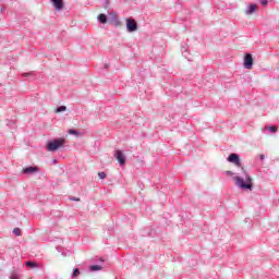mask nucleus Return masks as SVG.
<instances>
[{
	"label": "nucleus",
	"mask_w": 279,
	"mask_h": 279,
	"mask_svg": "<svg viewBox=\"0 0 279 279\" xmlns=\"http://www.w3.org/2000/svg\"><path fill=\"white\" fill-rule=\"evenodd\" d=\"M183 57L186 58V53L183 52Z\"/></svg>",
	"instance_id": "nucleus-28"
},
{
	"label": "nucleus",
	"mask_w": 279,
	"mask_h": 279,
	"mask_svg": "<svg viewBox=\"0 0 279 279\" xmlns=\"http://www.w3.org/2000/svg\"><path fill=\"white\" fill-rule=\"evenodd\" d=\"M77 276H80V268H74L72 278H77Z\"/></svg>",
	"instance_id": "nucleus-19"
},
{
	"label": "nucleus",
	"mask_w": 279,
	"mask_h": 279,
	"mask_svg": "<svg viewBox=\"0 0 279 279\" xmlns=\"http://www.w3.org/2000/svg\"><path fill=\"white\" fill-rule=\"evenodd\" d=\"M138 29V24L134 19H126V31L129 33L136 32Z\"/></svg>",
	"instance_id": "nucleus-3"
},
{
	"label": "nucleus",
	"mask_w": 279,
	"mask_h": 279,
	"mask_svg": "<svg viewBox=\"0 0 279 279\" xmlns=\"http://www.w3.org/2000/svg\"><path fill=\"white\" fill-rule=\"evenodd\" d=\"M98 178H99L100 180H106V172H99V173H98Z\"/></svg>",
	"instance_id": "nucleus-20"
},
{
	"label": "nucleus",
	"mask_w": 279,
	"mask_h": 279,
	"mask_svg": "<svg viewBox=\"0 0 279 279\" xmlns=\"http://www.w3.org/2000/svg\"><path fill=\"white\" fill-rule=\"evenodd\" d=\"M268 132H270L271 134H276V132H278V126L276 125L268 126Z\"/></svg>",
	"instance_id": "nucleus-16"
},
{
	"label": "nucleus",
	"mask_w": 279,
	"mask_h": 279,
	"mask_svg": "<svg viewBox=\"0 0 279 279\" xmlns=\"http://www.w3.org/2000/svg\"><path fill=\"white\" fill-rule=\"evenodd\" d=\"M54 112H57V113L66 112V106H59V107H57Z\"/></svg>",
	"instance_id": "nucleus-15"
},
{
	"label": "nucleus",
	"mask_w": 279,
	"mask_h": 279,
	"mask_svg": "<svg viewBox=\"0 0 279 279\" xmlns=\"http://www.w3.org/2000/svg\"><path fill=\"white\" fill-rule=\"evenodd\" d=\"M64 143H66V141L62 137L54 138L47 143L46 149L47 151H58L60 147H64Z\"/></svg>",
	"instance_id": "nucleus-2"
},
{
	"label": "nucleus",
	"mask_w": 279,
	"mask_h": 279,
	"mask_svg": "<svg viewBox=\"0 0 279 279\" xmlns=\"http://www.w3.org/2000/svg\"><path fill=\"white\" fill-rule=\"evenodd\" d=\"M57 252H59L62 256H69L68 252H64V248L62 246H57L56 247Z\"/></svg>",
	"instance_id": "nucleus-13"
},
{
	"label": "nucleus",
	"mask_w": 279,
	"mask_h": 279,
	"mask_svg": "<svg viewBox=\"0 0 279 279\" xmlns=\"http://www.w3.org/2000/svg\"><path fill=\"white\" fill-rule=\"evenodd\" d=\"M52 5L56 8V10H58V12H60V10H62V8H64V1L63 0H50Z\"/></svg>",
	"instance_id": "nucleus-9"
},
{
	"label": "nucleus",
	"mask_w": 279,
	"mask_h": 279,
	"mask_svg": "<svg viewBox=\"0 0 279 279\" xmlns=\"http://www.w3.org/2000/svg\"><path fill=\"white\" fill-rule=\"evenodd\" d=\"M183 51L186 53V47H183Z\"/></svg>",
	"instance_id": "nucleus-27"
},
{
	"label": "nucleus",
	"mask_w": 279,
	"mask_h": 279,
	"mask_svg": "<svg viewBox=\"0 0 279 279\" xmlns=\"http://www.w3.org/2000/svg\"><path fill=\"white\" fill-rule=\"evenodd\" d=\"M13 234H15V236H21L23 234V232L21 231L20 228H14L13 229Z\"/></svg>",
	"instance_id": "nucleus-17"
},
{
	"label": "nucleus",
	"mask_w": 279,
	"mask_h": 279,
	"mask_svg": "<svg viewBox=\"0 0 279 279\" xmlns=\"http://www.w3.org/2000/svg\"><path fill=\"white\" fill-rule=\"evenodd\" d=\"M228 162H232L235 167H241V157L236 153H232L227 158Z\"/></svg>",
	"instance_id": "nucleus-4"
},
{
	"label": "nucleus",
	"mask_w": 279,
	"mask_h": 279,
	"mask_svg": "<svg viewBox=\"0 0 279 279\" xmlns=\"http://www.w3.org/2000/svg\"><path fill=\"white\" fill-rule=\"evenodd\" d=\"M233 180L235 182V186H238V189H242V191H252V189H254L253 179L245 171H244V178L233 177Z\"/></svg>",
	"instance_id": "nucleus-1"
},
{
	"label": "nucleus",
	"mask_w": 279,
	"mask_h": 279,
	"mask_svg": "<svg viewBox=\"0 0 279 279\" xmlns=\"http://www.w3.org/2000/svg\"><path fill=\"white\" fill-rule=\"evenodd\" d=\"M32 75H34V72L23 73L22 77H29Z\"/></svg>",
	"instance_id": "nucleus-21"
},
{
	"label": "nucleus",
	"mask_w": 279,
	"mask_h": 279,
	"mask_svg": "<svg viewBox=\"0 0 279 279\" xmlns=\"http://www.w3.org/2000/svg\"><path fill=\"white\" fill-rule=\"evenodd\" d=\"M26 267H31V269H34V267H38V264L36 262L28 260L25 263Z\"/></svg>",
	"instance_id": "nucleus-14"
},
{
	"label": "nucleus",
	"mask_w": 279,
	"mask_h": 279,
	"mask_svg": "<svg viewBox=\"0 0 279 279\" xmlns=\"http://www.w3.org/2000/svg\"><path fill=\"white\" fill-rule=\"evenodd\" d=\"M22 173H24V175H34V173H38V167L29 166L23 168Z\"/></svg>",
	"instance_id": "nucleus-7"
},
{
	"label": "nucleus",
	"mask_w": 279,
	"mask_h": 279,
	"mask_svg": "<svg viewBox=\"0 0 279 279\" xmlns=\"http://www.w3.org/2000/svg\"><path fill=\"white\" fill-rule=\"evenodd\" d=\"M259 3H260L262 5H267L269 2H268L267 0H259Z\"/></svg>",
	"instance_id": "nucleus-22"
},
{
	"label": "nucleus",
	"mask_w": 279,
	"mask_h": 279,
	"mask_svg": "<svg viewBox=\"0 0 279 279\" xmlns=\"http://www.w3.org/2000/svg\"><path fill=\"white\" fill-rule=\"evenodd\" d=\"M254 66V59L252 58L251 53H246L244 56V69H252Z\"/></svg>",
	"instance_id": "nucleus-6"
},
{
	"label": "nucleus",
	"mask_w": 279,
	"mask_h": 279,
	"mask_svg": "<svg viewBox=\"0 0 279 279\" xmlns=\"http://www.w3.org/2000/svg\"><path fill=\"white\" fill-rule=\"evenodd\" d=\"M265 158V155H259V160H263Z\"/></svg>",
	"instance_id": "nucleus-26"
},
{
	"label": "nucleus",
	"mask_w": 279,
	"mask_h": 279,
	"mask_svg": "<svg viewBox=\"0 0 279 279\" xmlns=\"http://www.w3.org/2000/svg\"><path fill=\"white\" fill-rule=\"evenodd\" d=\"M225 173H226V175H234V172H232L230 170H227Z\"/></svg>",
	"instance_id": "nucleus-23"
},
{
	"label": "nucleus",
	"mask_w": 279,
	"mask_h": 279,
	"mask_svg": "<svg viewBox=\"0 0 279 279\" xmlns=\"http://www.w3.org/2000/svg\"><path fill=\"white\" fill-rule=\"evenodd\" d=\"M109 21L111 24L114 25V27H121V21H119V16L117 15V13H109Z\"/></svg>",
	"instance_id": "nucleus-8"
},
{
	"label": "nucleus",
	"mask_w": 279,
	"mask_h": 279,
	"mask_svg": "<svg viewBox=\"0 0 279 279\" xmlns=\"http://www.w3.org/2000/svg\"><path fill=\"white\" fill-rule=\"evenodd\" d=\"M70 199H71V202H80V198H77V197H71Z\"/></svg>",
	"instance_id": "nucleus-24"
},
{
	"label": "nucleus",
	"mask_w": 279,
	"mask_h": 279,
	"mask_svg": "<svg viewBox=\"0 0 279 279\" xmlns=\"http://www.w3.org/2000/svg\"><path fill=\"white\" fill-rule=\"evenodd\" d=\"M100 262H104V259L100 258Z\"/></svg>",
	"instance_id": "nucleus-30"
},
{
	"label": "nucleus",
	"mask_w": 279,
	"mask_h": 279,
	"mask_svg": "<svg viewBox=\"0 0 279 279\" xmlns=\"http://www.w3.org/2000/svg\"><path fill=\"white\" fill-rule=\"evenodd\" d=\"M102 267L99 265H92L89 271H101Z\"/></svg>",
	"instance_id": "nucleus-12"
},
{
	"label": "nucleus",
	"mask_w": 279,
	"mask_h": 279,
	"mask_svg": "<svg viewBox=\"0 0 279 279\" xmlns=\"http://www.w3.org/2000/svg\"><path fill=\"white\" fill-rule=\"evenodd\" d=\"M97 20L99 21V23H101L102 25H106V23H108V15L107 14H99Z\"/></svg>",
	"instance_id": "nucleus-10"
},
{
	"label": "nucleus",
	"mask_w": 279,
	"mask_h": 279,
	"mask_svg": "<svg viewBox=\"0 0 279 279\" xmlns=\"http://www.w3.org/2000/svg\"><path fill=\"white\" fill-rule=\"evenodd\" d=\"M256 12V4H251L246 11L245 14H254Z\"/></svg>",
	"instance_id": "nucleus-11"
},
{
	"label": "nucleus",
	"mask_w": 279,
	"mask_h": 279,
	"mask_svg": "<svg viewBox=\"0 0 279 279\" xmlns=\"http://www.w3.org/2000/svg\"><path fill=\"white\" fill-rule=\"evenodd\" d=\"M53 162L56 163V162H57V160H53Z\"/></svg>",
	"instance_id": "nucleus-29"
},
{
	"label": "nucleus",
	"mask_w": 279,
	"mask_h": 279,
	"mask_svg": "<svg viewBox=\"0 0 279 279\" xmlns=\"http://www.w3.org/2000/svg\"><path fill=\"white\" fill-rule=\"evenodd\" d=\"M68 134H72V135H74V136H77V135L80 134V131L74 130V129H70V130L68 131Z\"/></svg>",
	"instance_id": "nucleus-18"
},
{
	"label": "nucleus",
	"mask_w": 279,
	"mask_h": 279,
	"mask_svg": "<svg viewBox=\"0 0 279 279\" xmlns=\"http://www.w3.org/2000/svg\"><path fill=\"white\" fill-rule=\"evenodd\" d=\"M113 156H114L116 160H118L119 165L121 167H124V165H125V155H123V151L118 149V150L114 151Z\"/></svg>",
	"instance_id": "nucleus-5"
},
{
	"label": "nucleus",
	"mask_w": 279,
	"mask_h": 279,
	"mask_svg": "<svg viewBox=\"0 0 279 279\" xmlns=\"http://www.w3.org/2000/svg\"><path fill=\"white\" fill-rule=\"evenodd\" d=\"M10 279H19V276L13 275V276L10 277Z\"/></svg>",
	"instance_id": "nucleus-25"
}]
</instances>
